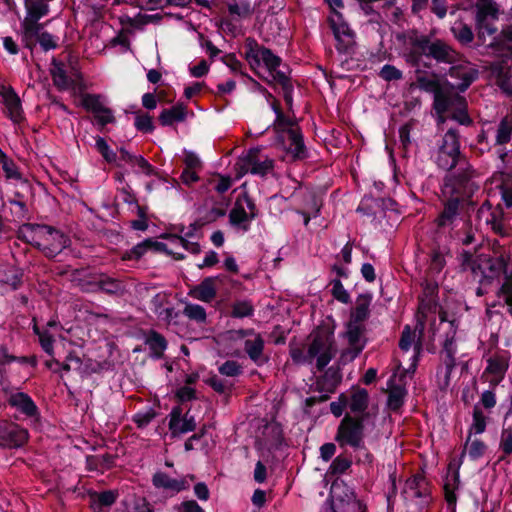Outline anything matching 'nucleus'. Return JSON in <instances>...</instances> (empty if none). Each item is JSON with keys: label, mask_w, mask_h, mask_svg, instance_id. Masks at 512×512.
<instances>
[{"label": "nucleus", "mask_w": 512, "mask_h": 512, "mask_svg": "<svg viewBox=\"0 0 512 512\" xmlns=\"http://www.w3.org/2000/svg\"><path fill=\"white\" fill-rule=\"evenodd\" d=\"M181 311L177 309L176 305L165 310L158 311L157 317L161 321L165 322L166 325H178Z\"/></svg>", "instance_id": "nucleus-56"}, {"label": "nucleus", "mask_w": 512, "mask_h": 512, "mask_svg": "<svg viewBox=\"0 0 512 512\" xmlns=\"http://www.w3.org/2000/svg\"><path fill=\"white\" fill-rule=\"evenodd\" d=\"M152 251L155 253L171 254V250L168 249L167 245L163 242L154 240L153 238H147L142 242L138 243L130 250L126 251L122 255V260L131 261L141 259L146 252Z\"/></svg>", "instance_id": "nucleus-23"}, {"label": "nucleus", "mask_w": 512, "mask_h": 512, "mask_svg": "<svg viewBox=\"0 0 512 512\" xmlns=\"http://www.w3.org/2000/svg\"><path fill=\"white\" fill-rule=\"evenodd\" d=\"M182 313L187 316L190 320H194L197 323H205L207 314L205 309L198 304H186Z\"/></svg>", "instance_id": "nucleus-53"}, {"label": "nucleus", "mask_w": 512, "mask_h": 512, "mask_svg": "<svg viewBox=\"0 0 512 512\" xmlns=\"http://www.w3.org/2000/svg\"><path fill=\"white\" fill-rule=\"evenodd\" d=\"M456 329L451 323L450 331L446 334V338L443 342L442 349L440 351V359L445 367L444 382L445 385H449L450 377L453 369L456 367L457 347L455 344Z\"/></svg>", "instance_id": "nucleus-16"}, {"label": "nucleus", "mask_w": 512, "mask_h": 512, "mask_svg": "<svg viewBox=\"0 0 512 512\" xmlns=\"http://www.w3.org/2000/svg\"><path fill=\"white\" fill-rule=\"evenodd\" d=\"M378 76L387 82H391L401 80L403 78V73L395 66L386 64L381 68Z\"/></svg>", "instance_id": "nucleus-58"}, {"label": "nucleus", "mask_w": 512, "mask_h": 512, "mask_svg": "<svg viewBox=\"0 0 512 512\" xmlns=\"http://www.w3.org/2000/svg\"><path fill=\"white\" fill-rule=\"evenodd\" d=\"M196 421L188 410L183 414L181 406H174L169 414L168 428L172 437L192 432L196 429Z\"/></svg>", "instance_id": "nucleus-14"}, {"label": "nucleus", "mask_w": 512, "mask_h": 512, "mask_svg": "<svg viewBox=\"0 0 512 512\" xmlns=\"http://www.w3.org/2000/svg\"><path fill=\"white\" fill-rule=\"evenodd\" d=\"M445 113L453 110L451 118L456 120L461 125H470L472 119L467 113V101L459 94H450L447 98Z\"/></svg>", "instance_id": "nucleus-26"}, {"label": "nucleus", "mask_w": 512, "mask_h": 512, "mask_svg": "<svg viewBox=\"0 0 512 512\" xmlns=\"http://www.w3.org/2000/svg\"><path fill=\"white\" fill-rule=\"evenodd\" d=\"M490 212V217L486 220L491 226L492 231L500 237H508L511 235L509 229L504 225L505 212L500 204L493 207L489 200H486L478 209V214Z\"/></svg>", "instance_id": "nucleus-20"}, {"label": "nucleus", "mask_w": 512, "mask_h": 512, "mask_svg": "<svg viewBox=\"0 0 512 512\" xmlns=\"http://www.w3.org/2000/svg\"><path fill=\"white\" fill-rule=\"evenodd\" d=\"M179 302L177 294L166 291L159 292L152 299L153 312L157 315L158 311L178 305Z\"/></svg>", "instance_id": "nucleus-44"}, {"label": "nucleus", "mask_w": 512, "mask_h": 512, "mask_svg": "<svg viewBox=\"0 0 512 512\" xmlns=\"http://www.w3.org/2000/svg\"><path fill=\"white\" fill-rule=\"evenodd\" d=\"M342 376L339 370L333 367L328 368L325 373L315 381L314 390L320 393L332 394L340 384Z\"/></svg>", "instance_id": "nucleus-31"}, {"label": "nucleus", "mask_w": 512, "mask_h": 512, "mask_svg": "<svg viewBox=\"0 0 512 512\" xmlns=\"http://www.w3.org/2000/svg\"><path fill=\"white\" fill-rule=\"evenodd\" d=\"M333 512H364L361 502L353 493L346 494V498H336L332 504Z\"/></svg>", "instance_id": "nucleus-36"}, {"label": "nucleus", "mask_w": 512, "mask_h": 512, "mask_svg": "<svg viewBox=\"0 0 512 512\" xmlns=\"http://www.w3.org/2000/svg\"><path fill=\"white\" fill-rule=\"evenodd\" d=\"M435 164L446 172L472 166L461 151L460 133L457 129L450 128L443 135L436 152Z\"/></svg>", "instance_id": "nucleus-4"}, {"label": "nucleus", "mask_w": 512, "mask_h": 512, "mask_svg": "<svg viewBox=\"0 0 512 512\" xmlns=\"http://www.w3.org/2000/svg\"><path fill=\"white\" fill-rule=\"evenodd\" d=\"M491 19L495 21L498 19V9L492 3H486L478 7L476 13V22H483Z\"/></svg>", "instance_id": "nucleus-54"}, {"label": "nucleus", "mask_w": 512, "mask_h": 512, "mask_svg": "<svg viewBox=\"0 0 512 512\" xmlns=\"http://www.w3.org/2000/svg\"><path fill=\"white\" fill-rule=\"evenodd\" d=\"M187 478L191 480L195 479L194 475H188L180 479L170 477L167 473L157 471L152 477V484L157 489H163L172 493H179L183 490L189 489V482Z\"/></svg>", "instance_id": "nucleus-24"}, {"label": "nucleus", "mask_w": 512, "mask_h": 512, "mask_svg": "<svg viewBox=\"0 0 512 512\" xmlns=\"http://www.w3.org/2000/svg\"><path fill=\"white\" fill-rule=\"evenodd\" d=\"M417 120L410 119L399 129V139L404 150H407L411 144L410 132L416 126Z\"/></svg>", "instance_id": "nucleus-59"}, {"label": "nucleus", "mask_w": 512, "mask_h": 512, "mask_svg": "<svg viewBox=\"0 0 512 512\" xmlns=\"http://www.w3.org/2000/svg\"><path fill=\"white\" fill-rule=\"evenodd\" d=\"M418 300V320L416 329H419V334L421 336L424 332L425 319L427 314L435 313L438 308L441 307L439 305L437 290H423L422 293L418 296Z\"/></svg>", "instance_id": "nucleus-19"}, {"label": "nucleus", "mask_w": 512, "mask_h": 512, "mask_svg": "<svg viewBox=\"0 0 512 512\" xmlns=\"http://www.w3.org/2000/svg\"><path fill=\"white\" fill-rule=\"evenodd\" d=\"M364 331L363 323L349 320L345 335L350 347L342 352L341 358L354 360L362 352L365 347V341L361 342Z\"/></svg>", "instance_id": "nucleus-15"}, {"label": "nucleus", "mask_w": 512, "mask_h": 512, "mask_svg": "<svg viewBox=\"0 0 512 512\" xmlns=\"http://www.w3.org/2000/svg\"><path fill=\"white\" fill-rule=\"evenodd\" d=\"M118 495V492L115 490L90 492V507L94 512H102L104 508H110L116 502Z\"/></svg>", "instance_id": "nucleus-32"}, {"label": "nucleus", "mask_w": 512, "mask_h": 512, "mask_svg": "<svg viewBox=\"0 0 512 512\" xmlns=\"http://www.w3.org/2000/svg\"><path fill=\"white\" fill-rule=\"evenodd\" d=\"M509 60H512V52L506 59L491 63L490 71L500 90L507 96H512V66L509 64Z\"/></svg>", "instance_id": "nucleus-18"}, {"label": "nucleus", "mask_w": 512, "mask_h": 512, "mask_svg": "<svg viewBox=\"0 0 512 512\" xmlns=\"http://www.w3.org/2000/svg\"><path fill=\"white\" fill-rule=\"evenodd\" d=\"M486 449H487V446L483 441H481L479 439H475V440L471 441V443L469 444V448H468L469 457L472 460H477L484 455Z\"/></svg>", "instance_id": "nucleus-63"}, {"label": "nucleus", "mask_w": 512, "mask_h": 512, "mask_svg": "<svg viewBox=\"0 0 512 512\" xmlns=\"http://www.w3.org/2000/svg\"><path fill=\"white\" fill-rule=\"evenodd\" d=\"M371 297L368 294H361L356 301V306L351 312V321L363 323L369 316Z\"/></svg>", "instance_id": "nucleus-42"}, {"label": "nucleus", "mask_w": 512, "mask_h": 512, "mask_svg": "<svg viewBox=\"0 0 512 512\" xmlns=\"http://www.w3.org/2000/svg\"><path fill=\"white\" fill-rule=\"evenodd\" d=\"M0 163L2 165V169H3L7 179H14V180L22 179V175L19 172L18 166L12 159L7 157L6 154H4V153L0 154Z\"/></svg>", "instance_id": "nucleus-52"}, {"label": "nucleus", "mask_w": 512, "mask_h": 512, "mask_svg": "<svg viewBox=\"0 0 512 512\" xmlns=\"http://www.w3.org/2000/svg\"><path fill=\"white\" fill-rule=\"evenodd\" d=\"M486 416L479 404L474 405L472 413V424L469 429V437L466 441V446L470 441L471 433L482 434L486 430Z\"/></svg>", "instance_id": "nucleus-45"}, {"label": "nucleus", "mask_w": 512, "mask_h": 512, "mask_svg": "<svg viewBox=\"0 0 512 512\" xmlns=\"http://www.w3.org/2000/svg\"><path fill=\"white\" fill-rule=\"evenodd\" d=\"M51 66L50 74L52 81L58 90L65 91L73 86L74 81L67 75L65 66L62 62L53 58Z\"/></svg>", "instance_id": "nucleus-33"}, {"label": "nucleus", "mask_w": 512, "mask_h": 512, "mask_svg": "<svg viewBox=\"0 0 512 512\" xmlns=\"http://www.w3.org/2000/svg\"><path fill=\"white\" fill-rule=\"evenodd\" d=\"M260 149L252 148L240 158V169L243 173H251L261 177L266 176L274 169V161L269 158L261 160Z\"/></svg>", "instance_id": "nucleus-13"}, {"label": "nucleus", "mask_w": 512, "mask_h": 512, "mask_svg": "<svg viewBox=\"0 0 512 512\" xmlns=\"http://www.w3.org/2000/svg\"><path fill=\"white\" fill-rule=\"evenodd\" d=\"M449 248L447 246L434 245L429 253V266L427 270V287L426 288H439L442 283L440 282V273L446 265V256L449 255Z\"/></svg>", "instance_id": "nucleus-12"}, {"label": "nucleus", "mask_w": 512, "mask_h": 512, "mask_svg": "<svg viewBox=\"0 0 512 512\" xmlns=\"http://www.w3.org/2000/svg\"><path fill=\"white\" fill-rule=\"evenodd\" d=\"M352 466V459L350 456L340 454L333 459L329 468L328 474L331 476H340Z\"/></svg>", "instance_id": "nucleus-49"}, {"label": "nucleus", "mask_w": 512, "mask_h": 512, "mask_svg": "<svg viewBox=\"0 0 512 512\" xmlns=\"http://www.w3.org/2000/svg\"><path fill=\"white\" fill-rule=\"evenodd\" d=\"M329 26L337 41L336 49L339 53H349L355 45V33L344 21L340 12L328 18Z\"/></svg>", "instance_id": "nucleus-8"}, {"label": "nucleus", "mask_w": 512, "mask_h": 512, "mask_svg": "<svg viewBox=\"0 0 512 512\" xmlns=\"http://www.w3.org/2000/svg\"><path fill=\"white\" fill-rule=\"evenodd\" d=\"M95 147L107 163L115 164L118 167L121 166V163L118 161V156L116 152H114L110 148V146L104 138L100 136L97 137Z\"/></svg>", "instance_id": "nucleus-50"}, {"label": "nucleus", "mask_w": 512, "mask_h": 512, "mask_svg": "<svg viewBox=\"0 0 512 512\" xmlns=\"http://www.w3.org/2000/svg\"><path fill=\"white\" fill-rule=\"evenodd\" d=\"M204 383L211 387L218 394L229 393L233 387L232 383L219 378L216 374H212L208 378L204 379Z\"/></svg>", "instance_id": "nucleus-51"}, {"label": "nucleus", "mask_w": 512, "mask_h": 512, "mask_svg": "<svg viewBox=\"0 0 512 512\" xmlns=\"http://www.w3.org/2000/svg\"><path fill=\"white\" fill-rule=\"evenodd\" d=\"M407 390L401 385H393L388 390L387 406L393 411L397 412L404 404Z\"/></svg>", "instance_id": "nucleus-43"}, {"label": "nucleus", "mask_w": 512, "mask_h": 512, "mask_svg": "<svg viewBox=\"0 0 512 512\" xmlns=\"http://www.w3.org/2000/svg\"><path fill=\"white\" fill-rule=\"evenodd\" d=\"M289 354L293 363L297 365L311 364L317 358L316 368L322 371L333 359L335 349L329 335L317 332L312 335L306 352L302 347H291Z\"/></svg>", "instance_id": "nucleus-3"}, {"label": "nucleus", "mask_w": 512, "mask_h": 512, "mask_svg": "<svg viewBox=\"0 0 512 512\" xmlns=\"http://www.w3.org/2000/svg\"><path fill=\"white\" fill-rule=\"evenodd\" d=\"M369 413L351 416L346 414L338 425L335 441L340 447L349 446L355 450L364 448L365 421Z\"/></svg>", "instance_id": "nucleus-5"}, {"label": "nucleus", "mask_w": 512, "mask_h": 512, "mask_svg": "<svg viewBox=\"0 0 512 512\" xmlns=\"http://www.w3.org/2000/svg\"><path fill=\"white\" fill-rule=\"evenodd\" d=\"M369 404V395L366 389H357L349 397L348 407L354 414H365Z\"/></svg>", "instance_id": "nucleus-38"}, {"label": "nucleus", "mask_w": 512, "mask_h": 512, "mask_svg": "<svg viewBox=\"0 0 512 512\" xmlns=\"http://www.w3.org/2000/svg\"><path fill=\"white\" fill-rule=\"evenodd\" d=\"M452 480H453L452 488L446 487V490H444V495H445V500H446L448 506H452L453 508H455L456 502H457V495H456L455 491L459 487V472H458V470H455L452 473Z\"/></svg>", "instance_id": "nucleus-60"}, {"label": "nucleus", "mask_w": 512, "mask_h": 512, "mask_svg": "<svg viewBox=\"0 0 512 512\" xmlns=\"http://www.w3.org/2000/svg\"><path fill=\"white\" fill-rule=\"evenodd\" d=\"M453 37L463 46H469L474 40V33L469 25L456 21L451 27Z\"/></svg>", "instance_id": "nucleus-41"}, {"label": "nucleus", "mask_w": 512, "mask_h": 512, "mask_svg": "<svg viewBox=\"0 0 512 512\" xmlns=\"http://www.w3.org/2000/svg\"><path fill=\"white\" fill-rule=\"evenodd\" d=\"M403 495L406 499H421L428 503L430 500V483L422 473H416L405 482Z\"/></svg>", "instance_id": "nucleus-17"}, {"label": "nucleus", "mask_w": 512, "mask_h": 512, "mask_svg": "<svg viewBox=\"0 0 512 512\" xmlns=\"http://www.w3.org/2000/svg\"><path fill=\"white\" fill-rule=\"evenodd\" d=\"M230 317L232 318H245L254 315V305L250 300H235L230 305Z\"/></svg>", "instance_id": "nucleus-46"}, {"label": "nucleus", "mask_w": 512, "mask_h": 512, "mask_svg": "<svg viewBox=\"0 0 512 512\" xmlns=\"http://www.w3.org/2000/svg\"><path fill=\"white\" fill-rule=\"evenodd\" d=\"M3 102L7 110V116L15 124H19L24 120L23 109L21 101L13 88L9 87L4 89L2 93Z\"/></svg>", "instance_id": "nucleus-28"}, {"label": "nucleus", "mask_w": 512, "mask_h": 512, "mask_svg": "<svg viewBox=\"0 0 512 512\" xmlns=\"http://www.w3.org/2000/svg\"><path fill=\"white\" fill-rule=\"evenodd\" d=\"M134 125L138 131L143 133H151L155 129L152 117L141 111L136 113Z\"/></svg>", "instance_id": "nucleus-55"}, {"label": "nucleus", "mask_w": 512, "mask_h": 512, "mask_svg": "<svg viewBox=\"0 0 512 512\" xmlns=\"http://www.w3.org/2000/svg\"><path fill=\"white\" fill-rule=\"evenodd\" d=\"M415 74L418 88L425 92L433 93V109L439 117H442L445 114L447 98L450 96V93H445L442 90L441 84L435 74L428 76L425 71L420 69H417Z\"/></svg>", "instance_id": "nucleus-7"}, {"label": "nucleus", "mask_w": 512, "mask_h": 512, "mask_svg": "<svg viewBox=\"0 0 512 512\" xmlns=\"http://www.w3.org/2000/svg\"><path fill=\"white\" fill-rule=\"evenodd\" d=\"M264 345L265 342L260 333L244 341V351L257 366H262L269 361V357L264 354Z\"/></svg>", "instance_id": "nucleus-27"}, {"label": "nucleus", "mask_w": 512, "mask_h": 512, "mask_svg": "<svg viewBox=\"0 0 512 512\" xmlns=\"http://www.w3.org/2000/svg\"><path fill=\"white\" fill-rule=\"evenodd\" d=\"M18 238L54 258L67 247L69 239L50 225L25 223L18 230Z\"/></svg>", "instance_id": "nucleus-2"}, {"label": "nucleus", "mask_w": 512, "mask_h": 512, "mask_svg": "<svg viewBox=\"0 0 512 512\" xmlns=\"http://www.w3.org/2000/svg\"><path fill=\"white\" fill-rule=\"evenodd\" d=\"M218 371L221 375L236 377L242 374L243 368L237 361L227 360L221 366H219Z\"/></svg>", "instance_id": "nucleus-57"}, {"label": "nucleus", "mask_w": 512, "mask_h": 512, "mask_svg": "<svg viewBox=\"0 0 512 512\" xmlns=\"http://www.w3.org/2000/svg\"><path fill=\"white\" fill-rule=\"evenodd\" d=\"M476 175L474 167L469 166L448 171L443 177L440 187L443 208L433 221L437 234L453 229L462 210L472 204V197L479 189L474 181Z\"/></svg>", "instance_id": "nucleus-1"}, {"label": "nucleus", "mask_w": 512, "mask_h": 512, "mask_svg": "<svg viewBox=\"0 0 512 512\" xmlns=\"http://www.w3.org/2000/svg\"><path fill=\"white\" fill-rule=\"evenodd\" d=\"M284 149L291 157L292 161H303L308 158L309 153L305 146L301 129H292L288 131V136L284 138Z\"/></svg>", "instance_id": "nucleus-21"}, {"label": "nucleus", "mask_w": 512, "mask_h": 512, "mask_svg": "<svg viewBox=\"0 0 512 512\" xmlns=\"http://www.w3.org/2000/svg\"><path fill=\"white\" fill-rule=\"evenodd\" d=\"M81 106L94 115L98 125L104 127L116 121L113 111L102 102L100 94L85 93L81 96Z\"/></svg>", "instance_id": "nucleus-11"}, {"label": "nucleus", "mask_w": 512, "mask_h": 512, "mask_svg": "<svg viewBox=\"0 0 512 512\" xmlns=\"http://www.w3.org/2000/svg\"><path fill=\"white\" fill-rule=\"evenodd\" d=\"M274 130L276 131L278 141L284 142V138L288 136V131L292 129H300L297 123L287 117L283 112H278L274 121Z\"/></svg>", "instance_id": "nucleus-40"}, {"label": "nucleus", "mask_w": 512, "mask_h": 512, "mask_svg": "<svg viewBox=\"0 0 512 512\" xmlns=\"http://www.w3.org/2000/svg\"><path fill=\"white\" fill-rule=\"evenodd\" d=\"M512 140V116H504L495 129V145L508 144Z\"/></svg>", "instance_id": "nucleus-39"}, {"label": "nucleus", "mask_w": 512, "mask_h": 512, "mask_svg": "<svg viewBox=\"0 0 512 512\" xmlns=\"http://www.w3.org/2000/svg\"><path fill=\"white\" fill-rule=\"evenodd\" d=\"M229 15L236 19L248 18L253 13V8L248 0H242L240 3L236 1L227 4Z\"/></svg>", "instance_id": "nucleus-48"}, {"label": "nucleus", "mask_w": 512, "mask_h": 512, "mask_svg": "<svg viewBox=\"0 0 512 512\" xmlns=\"http://www.w3.org/2000/svg\"><path fill=\"white\" fill-rule=\"evenodd\" d=\"M156 415L157 414L155 410L150 408L145 412L136 413L133 417V422L137 425L138 428H144L152 422Z\"/></svg>", "instance_id": "nucleus-62"}, {"label": "nucleus", "mask_w": 512, "mask_h": 512, "mask_svg": "<svg viewBox=\"0 0 512 512\" xmlns=\"http://www.w3.org/2000/svg\"><path fill=\"white\" fill-rule=\"evenodd\" d=\"M145 343L149 347L151 357L155 359L163 358L168 342L161 333L153 329L149 330L146 335Z\"/></svg>", "instance_id": "nucleus-34"}, {"label": "nucleus", "mask_w": 512, "mask_h": 512, "mask_svg": "<svg viewBox=\"0 0 512 512\" xmlns=\"http://www.w3.org/2000/svg\"><path fill=\"white\" fill-rule=\"evenodd\" d=\"M416 328L414 331L411 330L410 326L409 325H406L404 328H403V331L401 333V337H400V340H399V348L403 351H408L412 344L414 343V340H415V332H416Z\"/></svg>", "instance_id": "nucleus-61"}, {"label": "nucleus", "mask_w": 512, "mask_h": 512, "mask_svg": "<svg viewBox=\"0 0 512 512\" xmlns=\"http://www.w3.org/2000/svg\"><path fill=\"white\" fill-rule=\"evenodd\" d=\"M448 74L451 78L460 81L456 84V89L464 92L478 78L479 71L469 64H459L451 66Z\"/></svg>", "instance_id": "nucleus-25"}, {"label": "nucleus", "mask_w": 512, "mask_h": 512, "mask_svg": "<svg viewBox=\"0 0 512 512\" xmlns=\"http://www.w3.org/2000/svg\"><path fill=\"white\" fill-rule=\"evenodd\" d=\"M410 43L417 46L425 57L438 63L452 64L457 60L456 50L442 39L431 40L427 35H420L411 38Z\"/></svg>", "instance_id": "nucleus-6"}, {"label": "nucleus", "mask_w": 512, "mask_h": 512, "mask_svg": "<svg viewBox=\"0 0 512 512\" xmlns=\"http://www.w3.org/2000/svg\"><path fill=\"white\" fill-rule=\"evenodd\" d=\"M176 512H205L195 500H186L174 506Z\"/></svg>", "instance_id": "nucleus-64"}, {"label": "nucleus", "mask_w": 512, "mask_h": 512, "mask_svg": "<svg viewBox=\"0 0 512 512\" xmlns=\"http://www.w3.org/2000/svg\"><path fill=\"white\" fill-rule=\"evenodd\" d=\"M43 27L44 25L41 23L38 32L36 33V35L32 36L31 39H29V41H25L24 29H21V41L25 48L29 49L30 51H33L37 43L40 44L41 48L44 51L53 50L58 47V44L54 39L53 35L47 31H43Z\"/></svg>", "instance_id": "nucleus-29"}, {"label": "nucleus", "mask_w": 512, "mask_h": 512, "mask_svg": "<svg viewBox=\"0 0 512 512\" xmlns=\"http://www.w3.org/2000/svg\"><path fill=\"white\" fill-rule=\"evenodd\" d=\"M186 115V107L183 104H176L171 108L163 109L158 120L162 126H171L176 122H183Z\"/></svg>", "instance_id": "nucleus-35"}, {"label": "nucleus", "mask_w": 512, "mask_h": 512, "mask_svg": "<svg viewBox=\"0 0 512 512\" xmlns=\"http://www.w3.org/2000/svg\"><path fill=\"white\" fill-rule=\"evenodd\" d=\"M498 461H506L512 454V427H503L500 434Z\"/></svg>", "instance_id": "nucleus-47"}, {"label": "nucleus", "mask_w": 512, "mask_h": 512, "mask_svg": "<svg viewBox=\"0 0 512 512\" xmlns=\"http://www.w3.org/2000/svg\"><path fill=\"white\" fill-rule=\"evenodd\" d=\"M246 59L251 66L259 65L263 61L269 72L274 71L281 64V58L275 55L269 48L261 46L254 38H247L245 41Z\"/></svg>", "instance_id": "nucleus-9"}, {"label": "nucleus", "mask_w": 512, "mask_h": 512, "mask_svg": "<svg viewBox=\"0 0 512 512\" xmlns=\"http://www.w3.org/2000/svg\"><path fill=\"white\" fill-rule=\"evenodd\" d=\"M12 408L23 414L26 418L39 420L40 411L34 400L25 392H13L7 398Z\"/></svg>", "instance_id": "nucleus-22"}, {"label": "nucleus", "mask_w": 512, "mask_h": 512, "mask_svg": "<svg viewBox=\"0 0 512 512\" xmlns=\"http://www.w3.org/2000/svg\"><path fill=\"white\" fill-rule=\"evenodd\" d=\"M509 367V357L506 352L496 353L487 360V367L485 373L493 377L492 381L500 382Z\"/></svg>", "instance_id": "nucleus-30"}, {"label": "nucleus", "mask_w": 512, "mask_h": 512, "mask_svg": "<svg viewBox=\"0 0 512 512\" xmlns=\"http://www.w3.org/2000/svg\"><path fill=\"white\" fill-rule=\"evenodd\" d=\"M28 439L27 429L11 421H0V447L18 449L23 447Z\"/></svg>", "instance_id": "nucleus-10"}, {"label": "nucleus", "mask_w": 512, "mask_h": 512, "mask_svg": "<svg viewBox=\"0 0 512 512\" xmlns=\"http://www.w3.org/2000/svg\"><path fill=\"white\" fill-rule=\"evenodd\" d=\"M253 220L250 214L245 210L241 200H236L234 207L229 213V221L233 226L241 227L244 231L249 229V222Z\"/></svg>", "instance_id": "nucleus-37"}]
</instances>
